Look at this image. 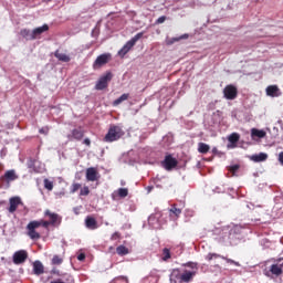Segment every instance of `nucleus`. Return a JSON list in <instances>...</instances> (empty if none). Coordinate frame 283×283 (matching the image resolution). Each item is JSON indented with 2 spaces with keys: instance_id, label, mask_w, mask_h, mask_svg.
Listing matches in <instances>:
<instances>
[{
  "instance_id": "35",
  "label": "nucleus",
  "mask_w": 283,
  "mask_h": 283,
  "mask_svg": "<svg viewBox=\"0 0 283 283\" xmlns=\"http://www.w3.org/2000/svg\"><path fill=\"white\" fill-rule=\"evenodd\" d=\"M170 213H174V216H176L178 218V216H180V213H182V210H180V208H176L174 206L172 208H170Z\"/></svg>"
},
{
  "instance_id": "37",
  "label": "nucleus",
  "mask_w": 283,
  "mask_h": 283,
  "mask_svg": "<svg viewBox=\"0 0 283 283\" xmlns=\"http://www.w3.org/2000/svg\"><path fill=\"white\" fill-rule=\"evenodd\" d=\"M80 196H90V188L87 186L82 188L80 191Z\"/></svg>"
},
{
  "instance_id": "12",
  "label": "nucleus",
  "mask_w": 283,
  "mask_h": 283,
  "mask_svg": "<svg viewBox=\"0 0 283 283\" xmlns=\"http://www.w3.org/2000/svg\"><path fill=\"white\" fill-rule=\"evenodd\" d=\"M20 205H23V201L21 200V197H11L9 199V213H14L17 209H19Z\"/></svg>"
},
{
  "instance_id": "9",
  "label": "nucleus",
  "mask_w": 283,
  "mask_h": 283,
  "mask_svg": "<svg viewBox=\"0 0 283 283\" xmlns=\"http://www.w3.org/2000/svg\"><path fill=\"white\" fill-rule=\"evenodd\" d=\"M161 167H164L166 171H174V169L178 167V159L171 155H166L165 159L161 161Z\"/></svg>"
},
{
  "instance_id": "28",
  "label": "nucleus",
  "mask_w": 283,
  "mask_h": 283,
  "mask_svg": "<svg viewBox=\"0 0 283 283\" xmlns=\"http://www.w3.org/2000/svg\"><path fill=\"white\" fill-rule=\"evenodd\" d=\"M116 253L119 255H129V249L125 245H119L116 248Z\"/></svg>"
},
{
  "instance_id": "23",
  "label": "nucleus",
  "mask_w": 283,
  "mask_h": 283,
  "mask_svg": "<svg viewBox=\"0 0 283 283\" xmlns=\"http://www.w3.org/2000/svg\"><path fill=\"white\" fill-rule=\"evenodd\" d=\"M55 57H57L62 63H70V56L65 53L59 51L55 52Z\"/></svg>"
},
{
  "instance_id": "34",
  "label": "nucleus",
  "mask_w": 283,
  "mask_h": 283,
  "mask_svg": "<svg viewBox=\"0 0 283 283\" xmlns=\"http://www.w3.org/2000/svg\"><path fill=\"white\" fill-rule=\"evenodd\" d=\"M184 213L186 218H193V216H196V211H193V209H186Z\"/></svg>"
},
{
  "instance_id": "20",
  "label": "nucleus",
  "mask_w": 283,
  "mask_h": 283,
  "mask_svg": "<svg viewBox=\"0 0 283 283\" xmlns=\"http://www.w3.org/2000/svg\"><path fill=\"white\" fill-rule=\"evenodd\" d=\"M50 30V27L48 24H44L42 27H38L33 29V36L34 39H39L43 32H48Z\"/></svg>"
},
{
  "instance_id": "25",
  "label": "nucleus",
  "mask_w": 283,
  "mask_h": 283,
  "mask_svg": "<svg viewBox=\"0 0 283 283\" xmlns=\"http://www.w3.org/2000/svg\"><path fill=\"white\" fill-rule=\"evenodd\" d=\"M211 149V147L208 144L199 143L198 144V151L199 154H208V151Z\"/></svg>"
},
{
  "instance_id": "3",
  "label": "nucleus",
  "mask_w": 283,
  "mask_h": 283,
  "mask_svg": "<svg viewBox=\"0 0 283 283\" xmlns=\"http://www.w3.org/2000/svg\"><path fill=\"white\" fill-rule=\"evenodd\" d=\"M50 224H52L50 221H45L43 219L31 221L27 226V234L31 240H41V233H39L36 229H39L40 227L48 229Z\"/></svg>"
},
{
  "instance_id": "31",
  "label": "nucleus",
  "mask_w": 283,
  "mask_h": 283,
  "mask_svg": "<svg viewBox=\"0 0 283 283\" xmlns=\"http://www.w3.org/2000/svg\"><path fill=\"white\" fill-rule=\"evenodd\" d=\"M44 189L52 191L54 189V182L50 181V179H44Z\"/></svg>"
},
{
  "instance_id": "11",
  "label": "nucleus",
  "mask_w": 283,
  "mask_h": 283,
  "mask_svg": "<svg viewBox=\"0 0 283 283\" xmlns=\"http://www.w3.org/2000/svg\"><path fill=\"white\" fill-rule=\"evenodd\" d=\"M1 182H6L10 185V182H14V180H19V175H17L15 169L7 170L3 176L0 177Z\"/></svg>"
},
{
  "instance_id": "52",
  "label": "nucleus",
  "mask_w": 283,
  "mask_h": 283,
  "mask_svg": "<svg viewBox=\"0 0 283 283\" xmlns=\"http://www.w3.org/2000/svg\"><path fill=\"white\" fill-rule=\"evenodd\" d=\"M274 218H280V216H276V217H274Z\"/></svg>"
},
{
  "instance_id": "36",
  "label": "nucleus",
  "mask_w": 283,
  "mask_h": 283,
  "mask_svg": "<svg viewBox=\"0 0 283 283\" xmlns=\"http://www.w3.org/2000/svg\"><path fill=\"white\" fill-rule=\"evenodd\" d=\"M78 189H81V184H73L71 186V193H76V191H78Z\"/></svg>"
},
{
  "instance_id": "49",
  "label": "nucleus",
  "mask_w": 283,
  "mask_h": 283,
  "mask_svg": "<svg viewBox=\"0 0 283 283\" xmlns=\"http://www.w3.org/2000/svg\"><path fill=\"white\" fill-rule=\"evenodd\" d=\"M159 180H160V178L156 177V178L154 179L155 185H157V184L159 182Z\"/></svg>"
},
{
  "instance_id": "21",
  "label": "nucleus",
  "mask_w": 283,
  "mask_h": 283,
  "mask_svg": "<svg viewBox=\"0 0 283 283\" xmlns=\"http://www.w3.org/2000/svg\"><path fill=\"white\" fill-rule=\"evenodd\" d=\"M269 158V155L266 153H260L251 156V160L253 163H264Z\"/></svg>"
},
{
  "instance_id": "18",
  "label": "nucleus",
  "mask_w": 283,
  "mask_h": 283,
  "mask_svg": "<svg viewBox=\"0 0 283 283\" xmlns=\"http://www.w3.org/2000/svg\"><path fill=\"white\" fill-rule=\"evenodd\" d=\"M84 224L90 231H96V229H98V221H96V219L91 216L85 218Z\"/></svg>"
},
{
  "instance_id": "48",
  "label": "nucleus",
  "mask_w": 283,
  "mask_h": 283,
  "mask_svg": "<svg viewBox=\"0 0 283 283\" xmlns=\"http://www.w3.org/2000/svg\"><path fill=\"white\" fill-rule=\"evenodd\" d=\"M247 208H248V209H255V206H254L253 203H248V205H247Z\"/></svg>"
},
{
  "instance_id": "32",
  "label": "nucleus",
  "mask_w": 283,
  "mask_h": 283,
  "mask_svg": "<svg viewBox=\"0 0 283 283\" xmlns=\"http://www.w3.org/2000/svg\"><path fill=\"white\" fill-rule=\"evenodd\" d=\"M171 258V252L169 251V249L165 248L163 250V260L164 262H167V260H169Z\"/></svg>"
},
{
  "instance_id": "50",
  "label": "nucleus",
  "mask_w": 283,
  "mask_h": 283,
  "mask_svg": "<svg viewBox=\"0 0 283 283\" xmlns=\"http://www.w3.org/2000/svg\"><path fill=\"white\" fill-rule=\"evenodd\" d=\"M212 153H213V154H217V153H218V148H213V149H212Z\"/></svg>"
},
{
  "instance_id": "5",
  "label": "nucleus",
  "mask_w": 283,
  "mask_h": 283,
  "mask_svg": "<svg viewBox=\"0 0 283 283\" xmlns=\"http://www.w3.org/2000/svg\"><path fill=\"white\" fill-rule=\"evenodd\" d=\"M125 136V132L120 126H111L108 133L105 135V143H114Z\"/></svg>"
},
{
  "instance_id": "43",
  "label": "nucleus",
  "mask_w": 283,
  "mask_h": 283,
  "mask_svg": "<svg viewBox=\"0 0 283 283\" xmlns=\"http://www.w3.org/2000/svg\"><path fill=\"white\" fill-rule=\"evenodd\" d=\"M77 260H78L80 262H83V261L85 260V253H80V254L77 255Z\"/></svg>"
},
{
  "instance_id": "6",
  "label": "nucleus",
  "mask_w": 283,
  "mask_h": 283,
  "mask_svg": "<svg viewBox=\"0 0 283 283\" xmlns=\"http://www.w3.org/2000/svg\"><path fill=\"white\" fill-rule=\"evenodd\" d=\"M140 39H143V32L137 33L134 38H132L119 51H118V56H120L123 59V56H125V54H127L129 52V50H132V48H134L136 45V43H138V41H140Z\"/></svg>"
},
{
  "instance_id": "13",
  "label": "nucleus",
  "mask_w": 283,
  "mask_h": 283,
  "mask_svg": "<svg viewBox=\"0 0 283 283\" xmlns=\"http://www.w3.org/2000/svg\"><path fill=\"white\" fill-rule=\"evenodd\" d=\"M28 260V251L20 250L13 253V264H23Z\"/></svg>"
},
{
  "instance_id": "29",
  "label": "nucleus",
  "mask_w": 283,
  "mask_h": 283,
  "mask_svg": "<svg viewBox=\"0 0 283 283\" xmlns=\"http://www.w3.org/2000/svg\"><path fill=\"white\" fill-rule=\"evenodd\" d=\"M228 140L229 143H231V145H235V143L240 140V134L232 133L231 135H229Z\"/></svg>"
},
{
  "instance_id": "30",
  "label": "nucleus",
  "mask_w": 283,
  "mask_h": 283,
  "mask_svg": "<svg viewBox=\"0 0 283 283\" xmlns=\"http://www.w3.org/2000/svg\"><path fill=\"white\" fill-rule=\"evenodd\" d=\"M128 195L129 190L127 188H119L117 190V196H119V198H127Z\"/></svg>"
},
{
  "instance_id": "40",
  "label": "nucleus",
  "mask_w": 283,
  "mask_h": 283,
  "mask_svg": "<svg viewBox=\"0 0 283 283\" xmlns=\"http://www.w3.org/2000/svg\"><path fill=\"white\" fill-rule=\"evenodd\" d=\"M49 132H50V128H49V127H42V128L39 129V133H40V134H44V135H48Z\"/></svg>"
},
{
  "instance_id": "42",
  "label": "nucleus",
  "mask_w": 283,
  "mask_h": 283,
  "mask_svg": "<svg viewBox=\"0 0 283 283\" xmlns=\"http://www.w3.org/2000/svg\"><path fill=\"white\" fill-rule=\"evenodd\" d=\"M118 238H120V233L115 232L112 234L111 240H118Z\"/></svg>"
},
{
  "instance_id": "46",
  "label": "nucleus",
  "mask_w": 283,
  "mask_h": 283,
  "mask_svg": "<svg viewBox=\"0 0 283 283\" xmlns=\"http://www.w3.org/2000/svg\"><path fill=\"white\" fill-rule=\"evenodd\" d=\"M154 220H155V217L154 216H150L148 218V224H154Z\"/></svg>"
},
{
  "instance_id": "26",
  "label": "nucleus",
  "mask_w": 283,
  "mask_h": 283,
  "mask_svg": "<svg viewBox=\"0 0 283 283\" xmlns=\"http://www.w3.org/2000/svg\"><path fill=\"white\" fill-rule=\"evenodd\" d=\"M72 138H74L75 140H82V138H83V136H84V133H83V130H81V129H73L72 130Z\"/></svg>"
},
{
  "instance_id": "33",
  "label": "nucleus",
  "mask_w": 283,
  "mask_h": 283,
  "mask_svg": "<svg viewBox=\"0 0 283 283\" xmlns=\"http://www.w3.org/2000/svg\"><path fill=\"white\" fill-rule=\"evenodd\" d=\"M52 264L59 266L60 264H63V258L59 255H54L52 259Z\"/></svg>"
},
{
  "instance_id": "27",
  "label": "nucleus",
  "mask_w": 283,
  "mask_h": 283,
  "mask_svg": "<svg viewBox=\"0 0 283 283\" xmlns=\"http://www.w3.org/2000/svg\"><path fill=\"white\" fill-rule=\"evenodd\" d=\"M251 134H252V136H255L256 138H264V136H266V133L264 130H260L258 128H252Z\"/></svg>"
},
{
  "instance_id": "22",
  "label": "nucleus",
  "mask_w": 283,
  "mask_h": 283,
  "mask_svg": "<svg viewBox=\"0 0 283 283\" xmlns=\"http://www.w3.org/2000/svg\"><path fill=\"white\" fill-rule=\"evenodd\" d=\"M33 273L35 275H43L44 273V268H43V263H41V261H35L33 263Z\"/></svg>"
},
{
  "instance_id": "1",
  "label": "nucleus",
  "mask_w": 283,
  "mask_h": 283,
  "mask_svg": "<svg viewBox=\"0 0 283 283\" xmlns=\"http://www.w3.org/2000/svg\"><path fill=\"white\" fill-rule=\"evenodd\" d=\"M184 266H188L191 270H184L182 272L179 269H175L170 273V283H191L193 277L198 273V263L188 262Z\"/></svg>"
},
{
  "instance_id": "2",
  "label": "nucleus",
  "mask_w": 283,
  "mask_h": 283,
  "mask_svg": "<svg viewBox=\"0 0 283 283\" xmlns=\"http://www.w3.org/2000/svg\"><path fill=\"white\" fill-rule=\"evenodd\" d=\"M224 235L221 237L222 242L231 244L232 247L238 244L242 240V227L234 226L232 229H224Z\"/></svg>"
},
{
  "instance_id": "17",
  "label": "nucleus",
  "mask_w": 283,
  "mask_h": 283,
  "mask_svg": "<svg viewBox=\"0 0 283 283\" xmlns=\"http://www.w3.org/2000/svg\"><path fill=\"white\" fill-rule=\"evenodd\" d=\"M98 178H101V175H98V171L96 170V168L91 167L86 169V180L88 182H96Z\"/></svg>"
},
{
  "instance_id": "7",
  "label": "nucleus",
  "mask_w": 283,
  "mask_h": 283,
  "mask_svg": "<svg viewBox=\"0 0 283 283\" xmlns=\"http://www.w3.org/2000/svg\"><path fill=\"white\" fill-rule=\"evenodd\" d=\"M112 78H114V74H112V72L107 71L105 74H103L96 85H95V90H105L107 87V85H109V82L112 81Z\"/></svg>"
},
{
  "instance_id": "19",
  "label": "nucleus",
  "mask_w": 283,
  "mask_h": 283,
  "mask_svg": "<svg viewBox=\"0 0 283 283\" xmlns=\"http://www.w3.org/2000/svg\"><path fill=\"white\" fill-rule=\"evenodd\" d=\"M20 35L22 39H25V41H34V33L30 29H22Z\"/></svg>"
},
{
  "instance_id": "8",
  "label": "nucleus",
  "mask_w": 283,
  "mask_h": 283,
  "mask_svg": "<svg viewBox=\"0 0 283 283\" xmlns=\"http://www.w3.org/2000/svg\"><path fill=\"white\" fill-rule=\"evenodd\" d=\"M112 61V53H104L96 57L93 63V70H101L103 65H107Z\"/></svg>"
},
{
  "instance_id": "16",
  "label": "nucleus",
  "mask_w": 283,
  "mask_h": 283,
  "mask_svg": "<svg viewBox=\"0 0 283 283\" xmlns=\"http://www.w3.org/2000/svg\"><path fill=\"white\" fill-rule=\"evenodd\" d=\"M265 94L271 98H277L282 96V91H280V87H277V85H270L265 88Z\"/></svg>"
},
{
  "instance_id": "44",
  "label": "nucleus",
  "mask_w": 283,
  "mask_h": 283,
  "mask_svg": "<svg viewBox=\"0 0 283 283\" xmlns=\"http://www.w3.org/2000/svg\"><path fill=\"white\" fill-rule=\"evenodd\" d=\"M83 143H84V145H86L87 147H90V145H92V142L90 140V138H85Z\"/></svg>"
},
{
  "instance_id": "24",
  "label": "nucleus",
  "mask_w": 283,
  "mask_h": 283,
  "mask_svg": "<svg viewBox=\"0 0 283 283\" xmlns=\"http://www.w3.org/2000/svg\"><path fill=\"white\" fill-rule=\"evenodd\" d=\"M127 98H129V94L127 93L122 94L117 99L113 102L114 107L120 105V103L127 101Z\"/></svg>"
},
{
  "instance_id": "51",
  "label": "nucleus",
  "mask_w": 283,
  "mask_h": 283,
  "mask_svg": "<svg viewBox=\"0 0 283 283\" xmlns=\"http://www.w3.org/2000/svg\"><path fill=\"white\" fill-rule=\"evenodd\" d=\"M29 167H32V164H29Z\"/></svg>"
},
{
  "instance_id": "45",
  "label": "nucleus",
  "mask_w": 283,
  "mask_h": 283,
  "mask_svg": "<svg viewBox=\"0 0 283 283\" xmlns=\"http://www.w3.org/2000/svg\"><path fill=\"white\" fill-rule=\"evenodd\" d=\"M279 163L283 165V151L279 154Z\"/></svg>"
},
{
  "instance_id": "15",
  "label": "nucleus",
  "mask_w": 283,
  "mask_h": 283,
  "mask_svg": "<svg viewBox=\"0 0 283 283\" xmlns=\"http://www.w3.org/2000/svg\"><path fill=\"white\" fill-rule=\"evenodd\" d=\"M218 258H222V260H226V262H228V264H234V266H240V262L231 260V259H228V258H224V256H222V255H220L218 253H209L206 256V260L208 262H211V260H218Z\"/></svg>"
},
{
  "instance_id": "47",
  "label": "nucleus",
  "mask_w": 283,
  "mask_h": 283,
  "mask_svg": "<svg viewBox=\"0 0 283 283\" xmlns=\"http://www.w3.org/2000/svg\"><path fill=\"white\" fill-rule=\"evenodd\" d=\"M146 189H147L148 193H151V191L154 190V186H148Z\"/></svg>"
},
{
  "instance_id": "41",
  "label": "nucleus",
  "mask_w": 283,
  "mask_h": 283,
  "mask_svg": "<svg viewBox=\"0 0 283 283\" xmlns=\"http://www.w3.org/2000/svg\"><path fill=\"white\" fill-rule=\"evenodd\" d=\"M182 39H189V34L185 33L180 35L179 38H175L174 41H182Z\"/></svg>"
},
{
  "instance_id": "10",
  "label": "nucleus",
  "mask_w": 283,
  "mask_h": 283,
  "mask_svg": "<svg viewBox=\"0 0 283 283\" xmlns=\"http://www.w3.org/2000/svg\"><path fill=\"white\" fill-rule=\"evenodd\" d=\"M223 96L227 101H235L238 98V87L233 84H229L223 88Z\"/></svg>"
},
{
  "instance_id": "38",
  "label": "nucleus",
  "mask_w": 283,
  "mask_h": 283,
  "mask_svg": "<svg viewBox=\"0 0 283 283\" xmlns=\"http://www.w3.org/2000/svg\"><path fill=\"white\" fill-rule=\"evenodd\" d=\"M238 169H240V165H233L229 167V171H231L233 176H235V172L238 171Z\"/></svg>"
},
{
  "instance_id": "4",
  "label": "nucleus",
  "mask_w": 283,
  "mask_h": 283,
  "mask_svg": "<svg viewBox=\"0 0 283 283\" xmlns=\"http://www.w3.org/2000/svg\"><path fill=\"white\" fill-rule=\"evenodd\" d=\"M283 273V259L280 258L275 261V263H273L270 269H265L263 271V274L265 275V277H280V275H282Z\"/></svg>"
},
{
  "instance_id": "14",
  "label": "nucleus",
  "mask_w": 283,
  "mask_h": 283,
  "mask_svg": "<svg viewBox=\"0 0 283 283\" xmlns=\"http://www.w3.org/2000/svg\"><path fill=\"white\" fill-rule=\"evenodd\" d=\"M45 216H48V218L50 219V223L52 227H59V224H61V221L63 220L61 218V216H59L57 213L51 212L50 210H45L44 212Z\"/></svg>"
},
{
  "instance_id": "39",
  "label": "nucleus",
  "mask_w": 283,
  "mask_h": 283,
  "mask_svg": "<svg viewBox=\"0 0 283 283\" xmlns=\"http://www.w3.org/2000/svg\"><path fill=\"white\" fill-rule=\"evenodd\" d=\"M165 21H167V17L161 15V17H159V18L156 20V23H157V24H160V23H165Z\"/></svg>"
}]
</instances>
